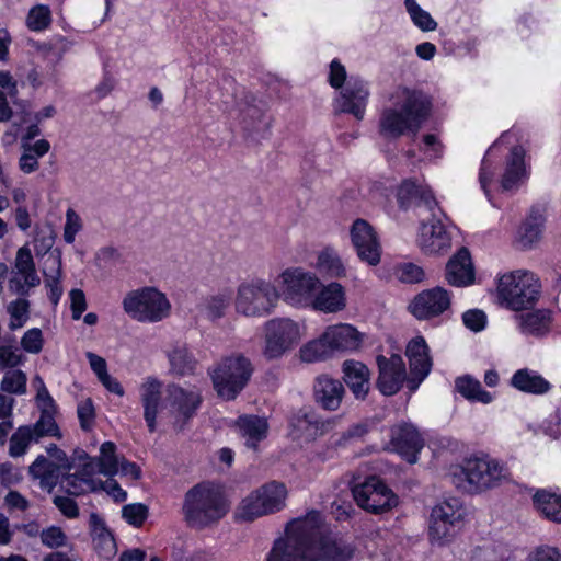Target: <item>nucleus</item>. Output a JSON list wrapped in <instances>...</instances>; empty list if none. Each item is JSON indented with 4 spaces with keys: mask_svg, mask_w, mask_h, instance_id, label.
I'll return each mask as SVG.
<instances>
[{
    "mask_svg": "<svg viewBox=\"0 0 561 561\" xmlns=\"http://www.w3.org/2000/svg\"><path fill=\"white\" fill-rule=\"evenodd\" d=\"M351 546L333 540L317 511L287 524L285 538L274 542L266 561H348Z\"/></svg>",
    "mask_w": 561,
    "mask_h": 561,
    "instance_id": "1",
    "label": "nucleus"
},
{
    "mask_svg": "<svg viewBox=\"0 0 561 561\" xmlns=\"http://www.w3.org/2000/svg\"><path fill=\"white\" fill-rule=\"evenodd\" d=\"M405 355L409 359V375H407L405 364L400 355L393 354L389 358L383 355L377 356L379 375L376 386L382 394H396L404 382L413 392L430 374L432 360L427 344L422 336L414 337L408 343Z\"/></svg>",
    "mask_w": 561,
    "mask_h": 561,
    "instance_id": "2",
    "label": "nucleus"
},
{
    "mask_svg": "<svg viewBox=\"0 0 561 561\" xmlns=\"http://www.w3.org/2000/svg\"><path fill=\"white\" fill-rule=\"evenodd\" d=\"M397 98L402 99V103L383 108L378 124L380 136L389 140L408 133L415 135L431 112L428 98L420 91L401 89L397 91Z\"/></svg>",
    "mask_w": 561,
    "mask_h": 561,
    "instance_id": "3",
    "label": "nucleus"
},
{
    "mask_svg": "<svg viewBox=\"0 0 561 561\" xmlns=\"http://www.w3.org/2000/svg\"><path fill=\"white\" fill-rule=\"evenodd\" d=\"M183 511L190 525L203 528L221 519L229 504L220 488L201 483L185 494Z\"/></svg>",
    "mask_w": 561,
    "mask_h": 561,
    "instance_id": "4",
    "label": "nucleus"
},
{
    "mask_svg": "<svg viewBox=\"0 0 561 561\" xmlns=\"http://www.w3.org/2000/svg\"><path fill=\"white\" fill-rule=\"evenodd\" d=\"M497 297L502 306L512 311L530 310L541 294L540 279L528 271H513L497 278Z\"/></svg>",
    "mask_w": 561,
    "mask_h": 561,
    "instance_id": "5",
    "label": "nucleus"
},
{
    "mask_svg": "<svg viewBox=\"0 0 561 561\" xmlns=\"http://www.w3.org/2000/svg\"><path fill=\"white\" fill-rule=\"evenodd\" d=\"M253 371V365L248 357L233 353L222 357L209 374L218 397L231 401L248 386Z\"/></svg>",
    "mask_w": 561,
    "mask_h": 561,
    "instance_id": "6",
    "label": "nucleus"
},
{
    "mask_svg": "<svg viewBox=\"0 0 561 561\" xmlns=\"http://www.w3.org/2000/svg\"><path fill=\"white\" fill-rule=\"evenodd\" d=\"M364 334L351 324L328 327L323 334L300 348L304 362L312 363L330 357L334 352L357 351L363 343Z\"/></svg>",
    "mask_w": 561,
    "mask_h": 561,
    "instance_id": "7",
    "label": "nucleus"
},
{
    "mask_svg": "<svg viewBox=\"0 0 561 561\" xmlns=\"http://www.w3.org/2000/svg\"><path fill=\"white\" fill-rule=\"evenodd\" d=\"M279 293L270 280L253 278L242 282L237 289L236 310L245 317H266L277 306Z\"/></svg>",
    "mask_w": 561,
    "mask_h": 561,
    "instance_id": "8",
    "label": "nucleus"
},
{
    "mask_svg": "<svg viewBox=\"0 0 561 561\" xmlns=\"http://www.w3.org/2000/svg\"><path fill=\"white\" fill-rule=\"evenodd\" d=\"M287 488L283 482L271 481L252 491L239 504L236 518L241 522L274 514L285 507Z\"/></svg>",
    "mask_w": 561,
    "mask_h": 561,
    "instance_id": "9",
    "label": "nucleus"
},
{
    "mask_svg": "<svg viewBox=\"0 0 561 561\" xmlns=\"http://www.w3.org/2000/svg\"><path fill=\"white\" fill-rule=\"evenodd\" d=\"M460 469L468 482L470 493H481L493 489L508 476L507 466L488 454L465 458V463L460 466Z\"/></svg>",
    "mask_w": 561,
    "mask_h": 561,
    "instance_id": "10",
    "label": "nucleus"
},
{
    "mask_svg": "<svg viewBox=\"0 0 561 561\" xmlns=\"http://www.w3.org/2000/svg\"><path fill=\"white\" fill-rule=\"evenodd\" d=\"M170 302L153 287L128 293L123 300L124 311L140 322H158L168 317Z\"/></svg>",
    "mask_w": 561,
    "mask_h": 561,
    "instance_id": "11",
    "label": "nucleus"
},
{
    "mask_svg": "<svg viewBox=\"0 0 561 561\" xmlns=\"http://www.w3.org/2000/svg\"><path fill=\"white\" fill-rule=\"evenodd\" d=\"M353 497L362 508L371 514H382L399 503L398 496L378 477L370 476L364 482L354 484Z\"/></svg>",
    "mask_w": 561,
    "mask_h": 561,
    "instance_id": "12",
    "label": "nucleus"
},
{
    "mask_svg": "<svg viewBox=\"0 0 561 561\" xmlns=\"http://www.w3.org/2000/svg\"><path fill=\"white\" fill-rule=\"evenodd\" d=\"M300 341L296 322L287 318L272 319L265 323V346L263 355L267 359L282 357Z\"/></svg>",
    "mask_w": 561,
    "mask_h": 561,
    "instance_id": "13",
    "label": "nucleus"
},
{
    "mask_svg": "<svg viewBox=\"0 0 561 561\" xmlns=\"http://www.w3.org/2000/svg\"><path fill=\"white\" fill-rule=\"evenodd\" d=\"M285 285L284 300L293 306H311L316 291L320 288L319 278L301 268L286 270L280 275Z\"/></svg>",
    "mask_w": 561,
    "mask_h": 561,
    "instance_id": "14",
    "label": "nucleus"
},
{
    "mask_svg": "<svg viewBox=\"0 0 561 561\" xmlns=\"http://www.w3.org/2000/svg\"><path fill=\"white\" fill-rule=\"evenodd\" d=\"M450 306V293L440 286H436L415 295L409 304L408 310L417 320H431L443 314Z\"/></svg>",
    "mask_w": 561,
    "mask_h": 561,
    "instance_id": "15",
    "label": "nucleus"
},
{
    "mask_svg": "<svg viewBox=\"0 0 561 561\" xmlns=\"http://www.w3.org/2000/svg\"><path fill=\"white\" fill-rule=\"evenodd\" d=\"M351 241L358 259L370 266L380 263L381 247L373 226L365 219H356L350 230Z\"/></svg>",
    "mask_w": 561,
    "mask_h": 561,
    "instance_id": "16",
    "label": "nucleus"
},
{
    "mask_svg": "<svg viewBox=\"0 0 561 561\" xmlns=\"http://www.w3.org/2000/svg\"><path fill=\"white\" fill-rule=\"evenodd\" d=\"M170 411L174 417V426L182 431L185 424L196 414L202 404V394L197 389H184L171 385L168 388Z\"/></svg>",
    "mask_w": 561,
    "mask_h": 561,
    "instance_id": "17",
    "label": "nucleus"
},
{
    "mask_svg": "<svg viewBox=\"0 0 561 561\" xmlns=\"http://www.w3.org/2000/svg\"><path fill=\"white\" fill-rule=\"evenodd\" d=\"M432 218L423 219L420 227L419 245L426 254H445L453 245V237L446 231L444 225L436 218L434 211L428 213Z\"/></svg>",
    "mask_w": 561,
    "mask_h": 561,
    "instance_id": "18",
    "label": "nucleus"
},
{
    "mask_svg": "<svg viewBox=\"0 0 561 561\" xmlns=\"http://www.w3.org/2000/svg\"><path fill=\"white\" fill-rule=\"evenodd\" d=\"M547 224V206L537 203L530 206L526 217L520 222L516 242L522 250L533 249L542 238Z\"/></svg>",
    "mask_w": 561,
    "mask_h": 561,
    "instance_id": "19",
    "label": "nucleus"
},
{
    "mask_svg": "<svg viewBox=\"0 0 561 561\" xmlns=\"http://www.w3.org/2000/svg\"><path fill=\"white\" fill-rule=\"evenodd\" d=\"M456 510L450 501L437 503L431 512L428 535L433 541L438 545H445L453 541L456 530Z\"/></svg>",
    "mask_w": 561,
    "mask_h": 561,
    "instance_id": "20",
    "label": "nucleus"
},
{
    "mask_svg": "<svg viewBox=\"0 0 561 561\" xmlns=\"http://www.w3.org/2000/svg\"><path fill=\"white\" fill-rule=\"evenodd\" d=\"M331 421H324L313 410L300 409L295 413L290 421V435L294 439H304L305 442H313L322 436L332 426Z\"/></svg>",
    "mask_w": 561,
    "mask_h": 561,
    "instance_id": "21",
    "label": "nucleus"
},
{
    "mask_svg": "<svg viewBox=\"0 0 561 561\" xmlns=\"http://www.w3.org/2000/svg\"><path fill=\"white\" fill-rule=\"evenodd\" d=\"M400 208L408 210L415 208L419 216H425L434 211L437 203L432 194V191L422 185H417L413 181H404L397 194Z\"/></svg>",
    "mask_w": 561,
    "mask_h": 561,
    "instance_id": "22",
    "label": "nucleus"
},
{
    "mask_svg": "<svg viewBox=\"0 0 561 561\" xmlns=\"http://www.w3.org/2000/svg\"><path fill=\"white\" fill-rule=\"evenodd\" d=\"M345 388L339 379L322 374L314 378L312 394L314 402L325 411H337L345 397Z\"/></svg>",
    "mask_w": 561,
    "mask_h": 561,
    "instance_id": "23",
    "label": "nucleus"
},
{
    "mask_svg": "<svg viewBox=\"0 0 561 561\" xmlns=\"http://www.w3.org/2000/svg\"><path fill=\"white\" fill-rule=\"evenodd\" d=\"M390 444L409 463H415L417 454L424 447V439L413 425L401 424L391 428Z\"/></svg>",
    "mask_w": 561,
    "mask_h": 561,
    "instance_id": "24",
    "label": "nucleus"
},
{
    "mask_svg": "<svg viewBox=\"0 0 561 561\" xmlns=\"http://www.w3.org/2000/svg\"><path fill=\"white\" fill-rule=\"evenodd\" d=\"M529 176L525 164V150L515 145L510 149L505 159L504 172L500 180L502 191L510 192L517 188Z\"/></svg>",
    "mask_w": 561,
    "mask_h": 561,
    "instance_id": "25",
    "label": "nucleus"
},
{
    "mask_svg": "<svg viewBox=\"0 0 561 561\" xmlns=\"http://www.w3.org/2000/svg\"><path fill=\"white\" fill-rule=\"evenodd\" d=\"M368 94V89L363 81L351 79L337 100L340 111L350 113L359 121L363 119Z\"/></svg>",
    "mask_w": 561,
    "mask_h": 561,
    "instance_id": "26",
    "label": "nucleus"
},
{
    "mask_svg": "<svg viewBox=\"0 0 561 561\" xmlns=\"http://www.w3.org/2000/svg\"><path fill=\"white\" fill-rule=\"evenodd\" d=\"M162 383L156 378L149 377L141 385L140 397L144 407V419L150 433L156 431V417L161 404Z\"/></svg>",
    "mask_w": 561,
    "mask_h": 561,
    "instance_id": "27",
    "label": "nucleus"
},
{
    "mask_svg": "<svg viewBox=\"0 0 561 561\" xmlns=\"http://www.w3.org/2000/svg\"><path fill=\"white\" fill-rule=\"evenodd\" d=\"M534 510L548 522L561 524V494L551 489H536L531 496Z\"/></svg>",
    "mask_w": 561,
    "mask_h": 561,
    "instance_id": "28",
    "label": "nucleus"
},
{
    "mask_svg": "<svg viewBox=\"0 0 561 561\" xmlns=\"http://www.w3.org/2000/svg\"><path fill=\"white\" fill-rule=\"evenodd\" d=\"M369 369L366 365L356 360L343 363V380L356 399L364 400L369 391Z\"/></svg>",
    "mask_w": 561,
    "mask_h": 561,
    "instance_id": "29",
    "label": "nucleus"
},
{
    "mask_svg": "<svg viewBox=\"0 0 561 561\" xmlns=\"http://www.w3.org/2000/svg\"><path fill=\"white\" fill-rule=\"evenodd\" d=\"M511 386L520 392L536 396L545 394L552 388L546 378L529 368L516 370L511 378Z\"/></svg>",
    "mask_w": 561,
    "mask_h": 561,
    "instance_id": "30",
    "label": "nucleus"
},
{
    "mask_svg": "<svg viewBox=\"0 0 561 561\" xmlns=\"http://www.w3.org/2000/svg\"><path fill=\"white\" fill-rule=\"evenodd\" d=\"M346 306L345 291L341 284L330 283L316 295L311 307L323 312H337Z\"/></svg>",
    "mask_w": 561,
    "mask_h": 561,
    "instance_id": "31",
    "label": "nucleus"
},
{
    "mask_svg": "<svg viewBox=\"0 0 561 561\" xmlns=\"http://www.w3.org/2000/svg\"><path fill=\"white\" fill-rule=\"evenodd\" d=\"M241 124L243 128L252 134H264L271 125L270 117L266 116L262 105L255 103L254 98L245 100L244 105L240 108Z\"/></svg>",
    "mask_w": 561,
    "mask_h": 561,
    "instance_id": "32",
    "label": "nucleus"
},
{
    "mask_svg": "<svg viewBox=\"0 0 561 561\" xmlns=\"http://www.w3.org/2000/svg\"><path fill=\"white\" fill-rule=\"evenodd\" d=\"M500 151V141L495 140L486 150L484 157L481 160L480 169H479V183L481 186V190L488 197V199L491 202V192H490V185L492 184L496 171L497 165L502 161V154L499 153Z\"/></svg>",
    "mask_w": 561,
    "mask_h": 561,
    "instance_id": "33",
    "label": "nucleus"
},
{
    "mask_svg": "<svg viewBox=\"0 0 561 561\" xmlns=\"http://www.w3.org/2000/svg\"><path fill=\"white\" fill-rule=\"evenodd\" d=\"M552 322L551 311L536 309L519 316V327L524 334L540 337L550 331Z\"/></svg>",
    "mask_w": 561,
    "mask_h": 561,
    "instance_id": "34",
    "label": "nucleus"
},
{
    "mask_svg": "<svg viewBox=\"0 0 561 561\" xmlns=\"http://www.w3.org/2000/svg\"><path fill=\"white\" fill-rule=\"evenodd\" d=\"M89 526L95 548L106 556L114 554L116 552L115 539L104 519L99 514L91 513Z\"/></svg>",
    "mask_w": 561,
    "mask_h": 561,
    "instance_id": "35",
    "label": "nucleus"
},
{
    "mask_svg": "<svg viewBox=\"0 0 561 561\" xmlns=\"http://www.w3.org/2000/svg\"><path fill=\"white\" fill-rule=\"evenodd\" d=\"M238 426L243 436L248 437L247 446L255 449L260 440L267 434L268 425L264 417L257 415H243L238 419Z\"/></svg>",
    "mask_w": 561,
    "mask_h": 561,
    "instance_id": "36",
    "label": "nucleus"
},
{
    "mask_svg": "<svg viewBox=\"0 0 561 561\" xmlns=\"http://www.w3.org/2000/svg\"><path fill=\"white\" fill-rule=\"evenodd\" d=\"M44 277L45 284L50 288L49 299L54 305H57L61 295L62 288L60 286L61 278V256L60 254L50 253L45 260Z\"/></svg>",
    "mask_w": 561,
    "mask_h": 561,
    "instance_id": "37",
    "label": "nucleus"
},
{
    "mask_svg": "<svg viewBox=\"0 0 561 561\" xmlns=\"http://www.w3.org/2000/svg\"><path fill=\"white\" fill-rule=\"evenodd\" d=\"M458 393L470 402L489 404L493 401L492 393L484 390L481 382L470 375L458 376Z\"/></svg>",
    "mask_w": 561,
    "mask_h": 561,
    "instance_id": "38",
    "label": "nucleus"
},
{
    "mask_svg": "<svg viewBox=\"0 0 561 561\" xmlns=\"http://www.w3.org/2000/svg\"><path fill=\"white\" fill-rule=\"evenodd\" d=\"M61 491L70 496H80L88 492H96V480L93 478H85L76 473H65L59 481Z\"/></svg>",
    "mask_w": 561,
    "mask_h": 561,
    "instance_id": "39",
    "label": "nucleus"
},
{
    "mask_svg": "<svg viewBox=\"0 0 561 561\" xmlns=\"http://www.w3.org/2000/svg\"><path fill=\"white\" fill-rule=\"evenodd\" d=\"M231 299V290L224 289L217 294L206 297L201 305V311L211 321L221 319L226 314V310L230 306Z\"/></svg>",
    "mask_w": 561,
    "mask_h": 561,
    "instance_id": "40",
    "label": "nucleus"
},
{
    "mask_svg": "<svg viewBox=\"0 0 561 561\" xmlns=\"http://www.w3.org/2000/svg\"><path fill=\"white\" fill-rule=\"evenodd\" d=\"M14 267L16 270L15 274L22 276L31 287H37L41 284L32 252L26 245L18 250Z\"/></svg>",
    "mask_w": 561,
    "mask_h": 561,
    "instance_id": "41",
    "label": "nucleus"
},
{
    "mask_svg": "<svg viewBox=\"0 0 561 561\" xmlns=\"http://www.w3.org/2000/svg\"><path fill=\"white\" fill-rule=\"evenodd\" d=\"M116 446L112 442L101 445L100 456L96 458L98 471L104 476L113 477L118 472L119 460L116 456Z\"/></svg>",
    "mask_w": 561,
    "mask_h": 561,
    "instance_id": "42",
    "label": "nucleus"
},
{
    "mask_svg": "<svg viewBox=\"0 0 561 561\" xmlns=\"http://www.w3.org/2000/svg\"><path fill=\"white\" fill-rule=\"evenodd\" d=\"M476 282V268L467 247L458 248V287H468Z\"/></svg>",
    "mask_w": 561,
    "mask_h": 561,
    "instance_id": "43",
    "label": "nucleus"
},
{
    "mask_svg": "<svg viewBox=\"0 0 561 561\" xmlns=\"http://www.w3.org/2000/svg\"><path fill=\"white\" fill-rule=\"evenodd\" d=\"M404 7L412 22L423 32L435 31L437 22L415 0H404Z\"/></svg>",
    "mask_w": 561,
    "mask_h": 561,
    "instance_id": "44",
    "label": "nucleus"
},
{
    "mask_svg": "<svg viewBox=\"0 0 561 561\" xmlns=\"http://www.w3.org/2000/svg\"><path fill=\"white\" fill-rule=\"evenodd\" d=\"M318 270L331 277L345 275V267L336 253L330 250L321 252L318 256Z\"/></svg>",
    "mask_w": 561,
    "mask_h": 561,
    "instance_id": "45",
    "label": "nucleus"
},
{
    "mask_svg": "<svg viewBox=\"0 0 561 561\" xmlns=\"http://www.w3.org/2000/svg\"><path fill=\"white\" fill-rule=\"evenodd\" d=\"M171 369L179 376H184L193 371L195 362L185 347H175L169 354Z\"/></svg>",
    "mask_w": 561,
    "mask_h": 561,
    "instance_id": "46",
    "label": "nucleus"
},
{
    "mask_svg": "<svg viewBox=\"0 0 561 561\" xmlns=\"http://www.w3.org/2000/svg\"><path fill=\"white\" fill-rule=\"evenodd\" d=\"M51 12L48 5L37 4L33 7L26 18V25L31 31L41 32L49 27Z\"/></svg>",
    "mask_w": 561,
    "mask_h": 561,
    "instance_id": "47",
    "label": "nucleus"
},
{
    "mask_svg": "<svg viewBox=\"0 0 561 561\" xmlns=\"http://www.w3.org/2000/svg\"><path fill=\"white\" fill-rule=\"evenodd\" d=\"M396 278L403 284H419L425 280L424 270L411 262L398 264L393 272Z\"/></svg>",
    "mask_w": 561,
    "mask_h": 561,
    "instance_id": "48",
    "label": "nucleus"
},
{
    "mask_svg": "<svg viewBox=\"0 0 561 561\" xmlns=\"http://www.w3.org/2000/svg\"><path fill=\"white\" fill-rule=\"evenodd\" d=\"M31 430L32 436H34V442H39L41 438L45 436H55L60 438L61 434L59 427L55 421V417L46 415H41L34 425H28Z\"/></svg>",
    "mask_w": 561,
    "mask_h": 561,
    "instance_id": "49",
    "label": "nucleus"
},
{
    "mask_svg": "<svg viewBox=\"0 0 561 561\" xmlns=\"http://www.w3.org/2000/svg\"><path fill=\"white\" fill-rule=\"evenodd\" d=\"M30 426H20L10 438L9 454L11 457L23 456L30 444L34 442Z\"/></svg>",
    "mask_w": 561,
    "mask_h": 561,
    "instance_id": "50",
    "label": "nucleus"
},
{
    "mask_svg": "<svg viewBox=\"0 0 561 561\" xmlns=\"http://www.w3.org/2000/svg\"><path fill=\"white\" fill-rule=\"evenodd\" d=\"M59 467L49 461L45 456H38L28 467V473L34 479L41 480V486L46 488V480L54 477Z\"/></svg>",
    "mask_w": 561,
    "mask_h": 561,
    "instance_id": "51",
    "label": "nucleus"
},
{
    "mask_svg": "<svg viewBox=\"0 0 561 561\" xmlns=\"http://www.w3.org/2000/svg\"><path fill=\"white\" fill-rule=\"evenodd\" d=\"M26 375L22 370L8 371L1 381V391L23 394L26 391Z\"/></svg>",
    "mask_w": 561,
    "mask_h": 561,
    "instance_id": "52",
    "label": "nucleus"
},
{
    "mask_svg": "<svg viewBox=\"0 0 561 561\" xmlns=\"http://www.w3.org/2000/svg\"><path fill=\"white\" fill-rule=\"evenodd\" d=\"M149 514L148 507L142 503L124 505L122 508L123 518L134 527H140Z\"/></svg>",
    "mask_w": 561,
    "mask_h": 561,
    "instance_id": "53",
    "label": "nucleus"
},
{
    "mask_svg": "<svg viewBox=\"0 0 561 561\" xmlns=\"http://www.w3.org/2000/svg\"><path fill=\"white\" fill-rule=\"evenodd\" d=\"M463 325L472 332H481L488 323L486 313L481 309H470L461 316Z\"/></svg>",
    "mask_w": 561,
    "mask_h": 561,
    "instance_id": "54",
    "label": "nucleus"
},
{
    "mask_svg": "<svg viewBox=\"0 0 561 561\" xmlns=\"http://www.w3.org/2000/svg\"><path fill=\"white\" fill-rule=\"evenodd\" d=\"M42 543L50 549L66 545L67 536L60 527L50 526L41 533Z\"/></svg>",
    "mask_w": 561,
    "mask_h": 561,
    "instance_id": "55",
    "label": "nucleus"
},
{
    "mask_svg": "<svg viewBox=\"0 0 561 561\" xmlns=\"http://www.w3.org/2000/svg\"><path fill=\"white\" fill-rule=\"evenodd\" d=\"M24 359V356L16 347L0 345V370L14 368Z\"/></svg>",
    "mask_w": 561,
    "mask_h": 561,
    "instance_id": "56",
    "label": "nucleus"
},
{
    "mask_svg": "<svg viewBox=\"0 0 561 561\" xmlns=\"http://www.w3.org/2000/svg\"><path fill=\"white\" fill-rule=\"evenodd\" d=\"M43 335L39 329H31L26 331L21 339L22 347L32 354H38L43 348Z\"/></svg>",
    "mask_w": 561,
    "mask_h": 561,
    "instance_id": "57",
    "label": "nucleus"
},
{
    "mask_svg": "<svg viewBox=\"0 0 561 561\" xmlns=\"http://www.w3.org/2000/svg\"><path fill=\"white\" fill-rule=\"evenodd\" d=\"M77 414L81 428L83 431H90L95 417L94 407L90 398L78 404Z\"/></svg>",
    "mask_w": 561,
    "mask_h": 561,
    "instance_id": "58",
    "label": "nucleus"
},
{
    "mask_svg": "<svg viewBox=\"0 0 561 561\" xmlns=\"http://www.w3.org/2000/svg\"><path fill=\"white\" fill-rule=\"evenodd\" d=\"M80 229H81L80 217L77 215V213L72 208H69L66 213V224H65V228H64V240L69 244L72 243L75 241L76 234L80 231Z\"/></svg>",
    "mask_w": 561,
    "mask_h": 561,
    "instance_id": "59",
    "label": "nucleus"
},
{
    "mask_svg": "<svg viewBox=\"0 0 561 561\" xmlns=\"http://www.w3.org/2000/svg\"><path fill=\"white\" fill-rule=\"evenodd\" d=\"M528 561H561V552L556 547L542 545L529 554Z\"/></svg>",
    "mask_w": 561,
    "mask_h": 561,
    "instance_id": "60",
    "label": "nucleus"
},
{
    "mask_svg": "<svg viewBox=\"0 0 561 561\" xmlns=\"http://www.w3.org/2000/svg\"><path fill=\"white\" fill-rule=\"evenodd\" d=\"M98 491H105L111 495L115 502H124L127 497V493L119 486L118 482L112 477L106 481L96 480Z\"/></svg>",
    "mask_w": 561,
    "mask_h": 561,
    "instance_id": "61",
    "label": "nucleus"
},
{
    "mask_svg": "<svg viewBox=\"0 0 561 561\" xmlns=\"http://www.w3.org/2000/svg\"><path fill=\"white\" fill-rule=\"evenodd\" d=\"M54 505L68 518L79 516V507L75 500L69 496L56 495L53 499Z\"/></svg>",
    "mask_w": 561,
    "mask_h": 561,
    "instance_id": "62",
    "label": "nucleus"
},
{
    "mask_svg": "<svg viewBox=\"0 0 561 561\" xmlns=\"http://www.w3.org/2000/svg\"><path fill=\"white\" fill-rule=\"evenodd\" d=\"M30 301L19 298L8 306V312L12 319L26 322L28 319Z\"/></svg>",
    "mask_w": 561,
    "mask_h": 561,
    "instance_id": "63",
    "label": "nucleus"
},
{
    "mask_svg": "<svg viewBox=\"0 0 561 561\" xmlns=\"http://www.w3.org/2000/svg\"><path fill=\"white\" fill-rule=\"evenodd\" d=\"M70 299L72 318L78 320L87 309L85 295L81 289L76 288L70 291Z\"/></svg>",
    "mask_w": 561,
    "mask_h": 561,
    "instance_id": "64",
    "label": "nucleus"
}]
</instances>
